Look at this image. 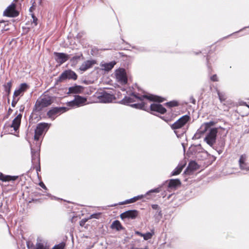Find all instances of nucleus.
Segmentation results:
<instances>
[{"mask_svg": "<svg viewBox=\"0 0 249 249\" xmlns=\"http://www.w3.org/2000/svg\"><path fill=\"white\" fill-rule=\"evenodd\" d=\"M214 124L215 123L213 121L203 124L195 133L193 138L195 139H199L201 135L204 134L209 130L204 140L209 145L213 147L216 142V138L218 132L217 128H211Z\"/></svg>", "mask_w": 249, "mask_h": 249, "instance_id": "obj_1", "label": "nucleus"}, {"mask_svg": "<svg viewBox=\"0 0 249 249\" xmlns=\"http://www.w3.org/2000/svg\"><path fill=\"white\" fill-rule=\"evenodd\" d=\"M135 99H137L136 101H140V103L132 104L130 106L136 108L142 109L148 111L149 107L146 105V101H154L158 102H162V100L160 97L150 94L149 95H140L139 94H134Z\"/></svg>", "mask_w": 249, "mask_h": 249, "instance_id": "obj_2", "label": "nucleus"}, {"mask_svg": "<svg viewBox=\"0 0 249 249\" xmlns=\"http://www.w3.org/2000/svg\"><path fill=\"white\" fill-rule=\"evenodd\" d=\"M53 102V98L48 95L40 96L36 101L35 105V109L40 111L43 108L51 105Z\"/></svg>", "mask_w": 249, "mask_h": 249, "instance_id": "obj_3", "label": "nucleus"}, {"mask_svg": "<svg viewBox=\"0 0 249 249\" xmlns=\"http://www.w3.org/2000/svg\"><path fill=\"white\" fill-rule=\"evenodd\" d=\"M190 116L189 115H185L182 116L176 122L172 124L171 126V128L172 129L174 130V132L176 134L178 137H179V135H178V131L176 130L181 128L190 120Z\"/></svg>", "mask_w": 249, "mask_h": 249, "instance_id": "obj_4", "label": "nucleus"}, {"mask_svg": "<svg viewBox=\"0 0 249 249\" xmlns=\"http://www.w3.org/2000/svg\"><path fill=\"white\" fill-rule=\"evenodd\" d=\"M161 186L158 187L157 188L151 189L148 191L145 195H139L136 196H134L129 199L126 200L124 202H122L119 203L120 205H123L125 204H129V203H134L136 201H137L138 200L141 199L142 198H143L145 196L149 195L151 193H158L161 191Z\"/></svg>", "mask_w": 249, "mask_h": 249, "instance_id": "obj_5", "label": "nucleus"}, {"mask_svg": "<svg viewBox=\"0 0 249 249\" xmlns=\"http://www.w3.org/2000/svg\"><path fill=\"white\" fill-rule=\"evenodd\" d=\"M49 127V124L47 123H39L37 124L35 131L34 139L38 141L40 137L42 135L45 129H48Z\"/></svg>", "mask_w": 249, "mask_h": 249, "instance_id": "obj_6", "label": "nucleus"}, {"mask_svg": "<svg viewBox=\"0 0 249 249\" xmlns=\"http://www.w3.org/2000/svg\"><path fill=\"white\" fill-rule=\"evenodd\" d=\"M77 78V75L73 71L68 70L65 71L60 74L58 80L62 82L66 79L76 80Z\"/></svg>", "mask_w": 249, "mask_h": 249, "instance_id": "obj_7", "label": "nucleus"}, {"mask_svg": "<svg viewBox=\"0 0 249 249\" xmlns=\"http://www.w3.org/2000/svg\"><path fill=\"white\" fill-rule=\"evenodd\" d=\"M115 76L117 81L120 84L124 85L127 82V78L125 71L124 69H120L116 71Z\"/></svg>", "mask_w": 249, "mask_h": 249, "instance_id": "obj_8", "label": "nucleus"}, {"mask_svg": "<svg viewBox=\"0 0 249 249\" xmlns=\"http://www.w3.org/2000/svg\"><path fill=\"white\" fill-rule=\"evenodd\" d=\"M98 99L100 103H108L112 102L115 99V98L113 94L106 92H103L98 96Z\"/></svg>", "mask_w": 249, "mask_h": 249, "instance_id": "obj_9", "label": "nucleus"}, {"mask_svg": "<svg viewBox=\"0 0 249 249\" xmlns=\"http://www.w3.org/2000/svg\"><path fill=\"white\" fill-rule=\"evenodd\" d=\"M68 110V109L65 107H53L47 112V115L49 118L54 120L55 115L61 114V113L66 112Z\"/></svg>", "mask_w": 249, "mask_h": 249, "instance_id": "obj_10", "label": "nucleus"}, {"mask_svg": "<svg viewBox=\"0 0 249 249\" xmlns=\"http://www.w3.org/2000/svg\"><path fill=\"white\" fill-rule=\"evenodd\" d=\"M29 86L26 83L21 84L15 90L13 94V97L19 98L23 96L24 92L29 89Z\"/></svg>", "mask_w": 249, "mask_h": 249, "instance_id": "obj_11", "label": "nucleus"}, {"mask_svg": "<svg viewBox=\"0 0 249 249\" xmlns=\"http://www.w3.org/2000/svg\"><path fill=\"white\" fill-rule=\"evenodd\" d=\"M16 5L12 3L3 12V15L8 17H16L18 16V13L15 10Z\"/></svg>", "mask_w": 249, "mask_h": 249, "instance_id": "obj_12", "label": "nucleus"}, {"mask_svg": "<svg viewBox=\"0 0 249 249\" xmlns=\"http://www.w3.org/2000/svg\"><path fill=\"white\" fill-rule=\"evenodd\" d=\"M138 214V212L137 210H128L122 213L120 215V217L122 219L125 218H135Z\"/></svg>", "mask_w": 249, "mask_h": 249, "instance_id": "obj_13", "label": "nucleus"}, {"mask_svg": "<svg viewBox=\"0 0 249 249\" xmlns=\"http://www.w3.org/2000/svg\"><path fill=\"white\" fill-rule=\"evenodd\" d=\"M56 57V60L58 63L62 64L67 61L69 58V55L62 53H54Z\"/></svg>", "mask_w": 249, "mask_h": 249, "instance_id": "obj_14", "label": "nucleus"}, {"mask_svg": "<svg viewBox=\"0 0 249 249\" xmlns=\"http://www.w3.org/2000/svg\"><path fill=\"white\" fill-rule=\"evenodd\" d=\"M247 158L248 157L246 154H242L240 157L239 160V167L242 170L249 171V167L247 166V163L246 162Z\"/></svg>", "mask_w": 249, "mask_h": 249, "instance_id": "obj_15", "label": "nucleus"}, {"mask_svg": "<svg viewBox=\"0 0 249 249\" xmlns=\"http://www.w3.org/2000/svg\"><path fill=\"white\" fill-rule=\"evenodd\" d=\"M150 110L152 111H156L160 114H164L166 110L162 106L158 103L152 104L150 105Z\"/></svg>", "mask_w": 249, "mask_h": 249, "instance_id": "obj_16", "label": "nucleus"}, {"mask_svg": "<svg viewBox=\"0 0 249 249\" xmlns=\"http://www.w3.org/2000/svg\"><path fill=\"white\" fill-rule=\"evenodd\" d=\"M96 63V61L94 60H90L85 61L79 68L81 71H85L91 68L93 65Z\"/></svg>", "mask_w": 249, "mask_h": 249, "instance_id": "obj_17", "label": "nucleus"}, {"mask_svg": "<svg viewBox=\"0 0 249 249\" xmlns=\"http://www.w3.org/2000/svg\"><path fill=\"white\" fill-rule=\"evenodd\" d=\"M198 168V164L195 161H191L189 162L187 168L185 170L184 173L190 175L192 172L197 170Z\"/></svg>", "mask_w": 249, "mask_h": 249, "instance_id": "obj_18", "label": "nucleus"}, {"mask_svg": "<svg viewBox=\"0 0 249 249\" xmlns=\"http://www.w3.org/2000/svg\"><path fill=\"white\" fill-rule=\"evenodd\" d=\"M22 115L18 114L12 121L11 127H13L15 131H17L20 124Z\"/></svg>", "mask_w": 249, "mask_h": 249, "instance_id": "obj_19", "label": "nucleus"}, {"mask_svg": "<svg viewBox=\"0 0 249 249\" xmlns=\"http://www.w3.org/2000/svg\"><path fill=\"white\" fill-rule=\"evenodd\" d=\"M18 178V176H11L5 175L0 172V180L3 182H7L11 180L14 181Z\"/></svg>", "mask_w": 249, "mask_h": 249, "instance_id": "obj_20", "label": "nucleus"}, {"mask_svg": "<svg viewBox=\"0 0 249 249\" xmlns=\"http://www.w3.org/2000/svg\"><path fill=\"white\" fill-rule=\"evenodd\" d=\"M74 100L77 104V106H78V107L85 105L87 101V98L79 95L75 96Z\"/></svg>", "mask_w": 249, "mask_h": 249, "instance_id": "obj_21", "label": "nucleus"}, {"mask_svg": "<svg viewBox=\"0 0 249 249\" xmlns=\"http://www.w3.org/2000/svg\"><path fill=\"white\" fill-rule=\"evenodd\" d=\"M83 88L80 86H75L73 87H71L69 88V92L68 93H81L82 91Z\"/></svg>", "mask_w": 249, "mask_h": 249, "instance_id": "obj_22", "label": "nucleus"}, {"mask_svg": "<svg viewBox=\"0 0 249 249\" xmlns=\"http://www.w3.org/2000/svg\"><path fill=\"white\" fill-rule=\"evenodd\" d=\"M115 64L116 63L114 61H112L109 63L101 64V66L103 70L109 71L113 68Z\"/></svg>", "mask_w": 249, "mask_h": 249, "instance_id": "obj_23", "label": "nucleus"}, {"mask_svg": "<svg viewBox=\"0 0 249 249\" xmlns=\"http://www.w3.org/2000/svg\"><path fill=\"white\" fill-rule=\"evenodd\" d=\"M32 153V160L33 163L39 162V155L37 151H34L33 149L31 148Z\"/></svg>", "mask_w": 249, "mask_h": 249, "instance_id": "obj_24", "label": "nucleus"}, {"mask_svg": "<svg viewBox=\"0 0 249 249\" xmlns=\"http://www.w3.org/2000/svg\"><path fill=\"white\" fill-rule=\"evenodd\" d=\"M181 184L178 179H172L169 180L168 187L170 188H175Z\"/></svg>", "mask_w": 249, "mask_h": 249, "instance_id": "obj_25", "label": "nucleus"}, {"mask_svg": "<svg viewBox=\"0 0 249 249\" xmlns=\"http://www.w3.org/2000/svg\"><path fill=\"white\" fill-rule=\"evenodd\" d=\"M134 94H137L136 93H133L131 97H126L125 96L122 101V103L124 104H127L128 103H130L133 102H136V100L134 99L135 97L134 96Z\"/></svg>", "mask_w": 249, "mask_h": 249, "instance_id": "obj_26", "label": "nucleus"}, {"mask_svg": "<svg viewBox=\"0 0 249 249\" xmlns=\"http://www.w3.org/2000/svg\"><path fill=\"white\" fill-rule=\"evenodd\" d=\"M184 164H178V166L174 169L171 173L172 176H177L180 173L182 169L184 167Z\"/></svg>", "mask_w": 249, "mask_h": 249, "instance_id": "obj_27", "label": "nucleus"}, {"mask_svg": "<svg viewBox=\"0 0 249 249\" xmlns=\"http://www.w3.org/2000/svg\"><path fill=\"white\" fill-rule=\"evenodd\" d=\"M83 56L82 54H80L78 55L74 56L71 59V66H75L77 64L80 58Z\"/></svg>", "mask_w": 249, "mask_h": 249, "instance_id": "obj_28", "label": "nucleus"}, {"mask_svg": "<svg viewBox=\"0 0 249 249\" xmlns=\"http://www.w3.org/2000/svg\"><path fill=\"white\" fill-rule=\"evenodd\" d=\"M111 228L115 229L117 231H120L123 228L120 222L118 220H115L112 223Z\"/></svg>", "mask_w": 249, "mask_h": 249, "instance_id": "obj_29", "label": "nucleus"}, {"mask_svg": "<svg viewBox=\"0 0 249 249\" xmlns=\"http://www.w3.org/2000/svg\"><path fill=\"white\" fill-rule=\"evenodd\" d=\"M154 234V230H151V232H148L144 234L143 236V239L145 240H148L152 238L153 235Z\"/></svg>", "mask_w": 249, "mask_h": 249, "instance_id": "obj_30", "label": "nucleus"}, {"mask_svg": "<svg viewBox=\"0 0 249 249\" xmlns=\"http://www.w3.org/2000/svg\"><path fill=\"white\" fill-rule=\"evenodd\" d=\"M3 86L5 91L7 93L8 95H9L12 87V82L11 81L8 82L4 84Z\"/></svg>", "mask_w": 249, "mask_h": 249, "instance_id": "obj_31", "label": "nucleus"}, {"mask_svg": "<svg viewBox=\"0 0 249 249\" xmlns=\"http://www.w3.org/2000/svg\"><path fill=\"white\" fill-rule=\"evenodd\" d=\"M217 94L219 97V99L220 100V101L222 102L223 101H224L226 99V96L225 93L220 92L219 91L217 90Z\"/></svg>", "mask_w": 249, "mask_h": 249, "instance_id": "obj_32", "label": "nucleus"}, {"mask_svg": "<svg viewBox=\"0 0 249 249\" xmlns=\"http://www.w3.org/2000/svg\"><path fill=\"white\" fill-rule=\"evenodd\" d=\"M67 105L69 107H78V106H77V104L76 103L75 100L74 99L72 101H71L70 102H69L67 103Z\"/></svg>", "mask_w": 249, "mask_h": 249, "instance_id": "obj_33", "label": "nucleus"}, {"mask_svg": "<svg viewBox=\"0 0 249 249\" xmlns=\"http://www.w3.org/2000/svg\"><path fill=\"white\" fill-rule=\"evenodd\" d=\"M65 247V244L61 243L58 245H55L52 249H63Z\"/></svg>", "mask_w": 249, "mask_h": 249, "instance_id": "obj_34", "label": "nucleus"}, {"mask_svg": "<svg viewBox=\"0 0 249 249\" xmlns=\"http://www.w3.org/2000/svg\"><path fill=\"white\" fill-rule=\"evenodd\" d=\"M166 106L169 107H176L178 105V102L176 101H171L166 103Z\"/></svg>", "mask_w": 249, "mask_h": 249, "instance_id": "obj_35", "label": "nucleus"}, {"mask_svg": "<svg viewBox=\"0 0 249 249\" xmlns=\"http://www.w3.org/2000/svg\"><path fill=\"white\" fill-rule=\"evenodd\" d=\"M27 247L28 249H36V244L35 245L33 243H31L30 241H28L26 243Z\"/></svg>", "mask_w": 249, "mask_h": 249, "instance_id": "obj_36", "label": "nucleus"}, {"mask_svg": "<svg viewBox=\"0 0 249 249\" xmlns=\"http://www.w3.org/2000/svg\"><path fill=\"white\" fill-rule=\"evenodd\" d=\"M13 99L11 103V105L13 107H15L16 106L18 102L19 101V98L13 97Z\"/></svg>", "mask_w": 249, "mask_h": 249, "instance_id": "obj_37", "label": "nucleus"}, {"mask_svg": "<svg viewBox=\"0 0 249 249\" xmlns=\"http://www.w3.org/2000/svg\"><path fill=\"white\" fill-rule=\"evenodd\" d=\"M100 213H93L90 216V218L98 219L99 218Z\"/></svg>", "mask_w": 249, "mask_h": 249, "instance_id": "obj_38", "label": "nucleus"}, {"mask_svg": "<svg viewBox=\"0 0 249 249\" xmlns=\"http://www.w3.org/2000/svg\"><path fill=\"white\" fill-rule=\"evenodd\" d=\"M211 79L213 81H217V77L216 74H214L211 77Z\"/></svg>", "mask_w": 249, "mask_h": 249, "instance_id": "obj_39", "label": "nucleus"}, {"mask_svg": "<svg viewBox=\"0 0 249 249\" xmlns=\"http://www.w3.org/2000/svg\"><path fill=\"white\" fill-rule=\"evenodd\" d=\"M135 234L138 235H139V236H140L141 237H143V236L144 235V233H142L141 232L138 231H135Z\"/></svg>", "mask_w": 249, "mask_h": 249, "instance_id": "obj_40", "label": "nucleus"}, {"mask_svg": "<svg viewBox=\"0 0 249 249\" xmlns=\"http://www.w3.org/2000/svg\"><path fill=\"white\" fill-rule=\"evenodd\" d=\"M39 185L43 189H46V187L43 182L39 183Z\"/></svg>", "mask_w": 249, "mask_h": 249, "instance_id": "obj_41", "label": "nucleus"}, {"mask_svg": "<svg viewBox=\"0 0 249 249\" xmlns=\"http://www.w3.org/2000/svg\"><path fill=\"white\" fill-rule=\"evenodd\" d=\"M152 208L153 209H158L159 208V206L156 204H154L152 205Z\"/></svg>", "mask_w": 249, "mask_h": 249, "instance_id": "obj_42", "label": "nucleus"}, {"mask_svg": "<svg viewBox=\"0 0 249 249\" xmlns=\"http://www.w3.org/2000/svg\"><path fill=\"white\" fill-rule=\"evenodd\" d=\"M191 102L193 104H195V103H196V100L194 98H193V97H191Z\"/></svg>", "mask_w": 249, "mask_h": 249, "instance_id": "obj_43", "label": "nucleus"}, {"mask_svg": "<svg viewBox=\"0 0 249 249\" xmlns=\"http://www.w3.org/2000/svg\"><path fill=\"white\" fill-rule=\"evenodd\" d=\"M24 107L22 106L20 107L19 110L20 111H22L24 110Z\"/></svg>", "mask_w": 249, "mask_h": 249, "instance_id": "obj_44", "label": "nucleus"}, {"mask_svg": "<svg viewBox=\"0 0 249 249\" xmlns=\"http://www.w3.org/2000/svg\"><path fill=\"white\" fill-rule=\"evenodd\" d=\"M131 249H147V248H145L144 249H139L137 248H132Z\"/></svg>", "mask_w": 249, "mask_h": 249, "instance_id": "obj_45", "label": "nucleus"}, {"mask_svg": "<svg viewBox=\"0 0 249 249\" xmlns=\"http://www.w3.org/2000/svg\"><path fill=\"white\" fill-rule=\"evenodd\" d=\"M33 18H34V21H35V20H37V19L36 18H35V17H34V16H33Z\"/></svg>", "mask_w": 249, "mask_h": 249, "instance_id": "obj_46", "label": "nucleus"}, {"mask_svg": "<svg viewBox=\"0 0 249 249\" xmlns=\"http://www.w3.org/2000/svg\"><path fill=\"white\" fill-rule=\"evenodd\" d=\"M116 206V204L111 205H110L111 207L115 206Z\"/></svg>", "mask_w": 249, "mask_h": 249, "instance_id": "obj_47", "label": "nucleus"}, {"mask_svg": "<svg viewBox=\"0 0 249 249\" xmlns=\"http://www.w3.org/2000/svg\"><path fill=\"white\" fill-rule=\"evenodd\" d=\"M11 110H12L10 108L9 109V111H11Z\"/></svg>", "mask_w": 249, "mask_h": 249, "instance_id": "obj_48", "label": "nucleus"}]
</instances>
